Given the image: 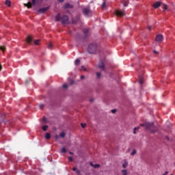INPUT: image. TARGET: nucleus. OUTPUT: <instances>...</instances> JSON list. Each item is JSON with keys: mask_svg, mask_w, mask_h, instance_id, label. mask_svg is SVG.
<instances>
[{"mask_svg": "<svg viewBox=\"0 0 175 175\" xmlns=\"http://www.w3.org/2000/svg\"><path fill=\"white\" fill-rule=\"evenodd\" d=\"M122 3H123V6L126 7V6H128V4L129 3V1H128L126 0H124Z\"/></svg>", "mask_w": 175, "mask_h": 175, "instance_id": "nucleus-15", "label": "nucleus"}, {"mask_svg": "<svg viewBox=\"0 0 175 175\" xmlns=\"http://www.w3.org/2000/svg\"><path fill=\"white\" fill-rule=\"evenodd\" d=\"M58 2H60L61 3H62V2H64V0H57Z\"/></svg>", "mask_w": 175, "mask_h": 175, "instance_id": "nucleus-44", "label": "nucleus"}, {"mask_svg": "<svg viewBox=\"0 0 175 175\" xmlns=\"http://www.w3.org/2000/svg\"><path fill=\"white\" fill-rule=\"evenodd\" d=\"M63 88H68V85L66 83H64L63 85Z\"/></svg>", "mask_w": 175, "mask_h": 175, "instance_id": "nucleus-39", "label": "nucleus"}, {"mask_svg": "<svg viewBox=\"0 0 175 175\" xmlns=\"http://www.w3.org/2000/svg\"><path fill=\"white\" fill-rule=\"evenodd\" d=\"M163 9H164V10H167V5H166L165 4H164Z\"/></svg>", "mask_w": 175, "mask_h": 175, "instance_id": "nucleus-38", "label": "nucleus"}, {"mask_svg": "<svg viewBox=\"0 0 175 175\" xmlns=\"http://www.w3.org/2000/svg\"><path fill=\"white\" fill-rule=\"evenodd\" d=\"M44 122H46V118H44Z\"/></svg>", "mask_w": 175, "mask_h": 175, "instance_id": "nucleus-50", "label": "nucleus"}, {"mask_svg": "<svg viewBox=\"0 0 175 175\" xmlns=\"http://www.w3.org/2000/svg\"><path fill=\"white\" fill-rule=\"evenodd\" d=\"M40 42V40H36L34 41V44H36V46H38L39 44V42Z\"/></svg>", "mask_w": 175, "mask_h": 175, "instance_id": "nucleus-26", "label": "nucleus"}, {"mask_svg": "<svg viewBox=\"0 0 175 175\" xmlns=\"http://www.w3.org/2000/svg\"><path fill=\"white\" fill-rule=\"evenodd\" d=\"M10 1H9V0H6L5 1V5H7V6H10Z\"/></svg>", "mask_w": 175, "mask_h": 175, "instance_id": "nucleus-27", "label": "nucleus"}, {"mask_svg": "<svg viewBox=\"0 0 175 175\" xmlns=\"http://www.w3.org/2000/svg\"><path fill=\"white\" fill-rule=\"evenodd\" d=\"M68 160H69L70 162H72L73 161V158L72 157H69Z\"/></svg>", "mask_w": 175, "mask_h": 175, "instance_id": "nucleus-35", "label": "nucleus"}, {"mask_svg": "<svg viewBox=\"0 0 175 175\" xmlns=\"http://www.w3.org/2000/svg\"><path fill=\"white\" fill-rule=\"evenodd\" d=\"M81 68L83 69V70H84L85 72L87 71V68H85V67H84V66H81Z\"/></svg>", "mask_w": 175, "mask_h": 175, "instance_id": "nucleus-40", "label": "nucleus"}, {"mask_svg": "<svg viewBox=\"0 0 175 175\" xmlns=\"http://www.w3.org/2000/svg\"><path fill=\"white\" fill-rule=\"evenodd\" d=\"M139 126H144L146 129H149L151 133H155L158 131V129L154 126V123L146 122L140 124Z\"/></svg>", "mask_w": 175, "mask_h": 175, "instance_id": "nucleus-1", "label": "nucleus"}, {"mask_svg": "<svg viewBox=\"0 0 175 175\" xmlns=\"http://www.w3.org/2000/svg\"><path fill=\"white\" fill-rule=\"evenodd\" d=\"M83 13L86 17H91L92 16V11H91L89 7L83 8Z\"/></svg>", "mask_w": 175, "mask_h": 175, "instance_id": "nucleus-4", "label": "nucleus"}, {"mask_svg": "<svg viewBox=\"0 0 175 175\" xmlns=\"http://www.w3.org/2000/svg\"><path fill=\"white\" fill-rule=\"evenodd\" d=\"M0 50L4 53V51L6 50V48L4 46H0Z\"/></svg>", "mask_w": 175, "mask_h": 175, "instance_id": "nucleus-18", "label": "nucleus"}, {"mask_svg": "<svg viewBox=\"0 0 175 175\" xmlns=\"http://www.w3.org/2000/svg\"><path fill=\"white\" fill-rule=\"evenodd\" d=\"M98 66L100 69H102V70H105V63L103 62V61H100Z\"/></svg>", "mask_w": 175, "mask_h": 175, "instance_id": "nucleus-8", "label": "nucleus"}, {"mask_svg": "<svg viewBox=\"0 0 175 175\" xmlns=\"http://www.w3.org/2000/svg\"><path fill=\"white\" fill-rule=\"evenodd\" d=\"M116 14L119 17H122V16H125V11H121L120 10H118L116 11Z\"/></svg>", "mask_w": 175, "mask_h": 175, "instance_id": "nucleus-5", "label": "nucleus"}, {"mask_svg": "<svg viewBox=\"0 0 175 175\" xmlns=\"http://www.w3.org/2000/svg\"><path fill=\"white\" fill-rule=\"evenodd\" d=\"M55 138H56V139H58V135H55Z\"/></svg>", "mask_w": 175, "mask_h": 175, "instance_id": "nucleus-49", "label": "nucleus"}, {"mask_svg": "<svg viewBox=\"0 0 175 175\" xmlns=\"http://www.w3.org/2000/svg\"><path fill=\"white\" fill-rule=\"evenodd\" d=\"M39 107H40V109H43L44 107V105H43V104H40L39 105Z\"/></svg>", "mask_w": 175, "mask_h": 175, "instance_id": "nucleus-34", "label": "nucleus"}, {"mask_svg": "<svg viewBox=\"0 0 175 175\" xmlns=\"http://www.w3.org/2000/svg\"><path fill=\"white\" fill-rule=\"evenodd\" d=\"M24 5L26 6V8H27L28 9H31V8H32V3H31V2L25 3Z\"/></svg>", "mask_w": 175, "mask_h": 175, "instance_id": "nucleus-13", "label": "nucleus"}, {"mask_svg": "<svg viewBox=\"0 0 175 175\" xmlns=\"http://www.w3.org/2000/svg\"><path fill=\"white\" fill-rule=\"evenodd\" d=\"M148 29L149 31H150V29H151V26H148Z\"/></svg>", "mask_w": 175, "mask_h": 175, "instance_id": "nucleus-46", "label": "nucleus"}, {"mask_svg": "<svg viewBox=\"0 0 175 175\" xmlns=\"http://www.w3.org/2000/svg\"><path fill=\"white\" fill-rule=\"evenodd\" d=\"M96 75L97 76V79H100V76H101L100 72H96Z\"/></svg>", "mask_w": 175, "mask_h": 175, "instance_id": "nucleus-28", "label": "nucleus"}, {"mask_svg": "<svg viewBox=\"0 0 175 175\" xmlns=\"http://www.w3.org/2000/svg\"><path fill=\"white\" fill-rule=\"evenodd\" d=\"M88 32H89L88 29H83V33H85V36H87V34L88 33Z\"/></svg>", "mask_w": 175, "mask_h": 175, "instance_id": "nucleus-21", "label": "nucleus"}, {"mask_svg": "<svg viewBox=\"0 0 175 175\" xmlns=\"http://www.w3.org/2000/svg\"><path fill=\"white\" fill-rule=\"evenodd\" d=\"M85 77L84 75H81V80H83V79H85Z\"/></svg>", "mask_w": 175, "mask_h": 175, "instance_id": "nucleus-42", "label": "nucleus"}, {"mask_svg": "<svg viewBox=\"0 0 175 175\" xmlns=\"http://www.w3.org/2000/svg\"><path fill=\"white\" fill-rule=\"evenodd\" d=\"M166 139H167V140H169V137H166Z\"/></svg>", "mask_w": 175, "mask_h": 175, "instance_id": "nucleus-51", "label": "nucleus"}, {"mask_svg": "<svg viewBox=\"0 0 175 175\" xmlns=\"http://www.w3.org/2000/svg\"><path fill=\"white\" fill-rule=\"evenodd\" d=\"M75 65H80V59H77L75 62Z\"/></svg>", "mask_w": 175, "mask_h": 175, "instance_id": "nucleus-22", "label": "nucleus"}, {"mask_svg": "<svg viewBox=\"0 0 175 175\" xmlns=\"http://www.w3.org/2000/svg\"><path fill=\"white\" fill-rule=\"evenodd\" d=\"M47 128H49V126L45 125L42 126V130L46 132V131H47Z\"/></svg>", "mask_w": 175, "mask_h": 175, "instance_id": "nucleus-24", "label": "nucleus"}, {"mask_svg": "<svg viewBox=\"0 0 175 175\" xmlns=\"http://www.w3.org/2000/svg\"><path fill=\"white\" fill-rule=\"evenodd\" d=\"M153 53H154V54H158V51H154Z\"/></svg>", "mask_w": 175, "mask_h": 175, "instance_id": "nucleus-45", "label": "nucleus"}, {"mask_svg": "<svg viewBox=\"0 0 175 175\" xmlns=\"http://www.w3.org/2000/svg\"><path fill=\"white\" fill-rule=\"evenodd\" d=\"M122 173L123 175H127L128 174V171L126 170H122Z\"/></svg>", "mask_w": 175, "mask_h": 175, "instance_id": "nucleus-23", "label": "nucleus"}, {"mask_svg": "<svg viewBox=\"0 0 175 175\" xmlns=\"http://www.w3.org/2000/svg\"><path fill=\"white\" fill-rule=\"evenodd\" d=\"M117 112V109H112L111 110V113H113V114H114L115 113H116Z\"/></svg>", "mask_w": 175, "mask_h": 175, "instance_id": "nucleus-36", "label": "nucleus"}, {"mask_svg": "<svg viewBox=\"0 0 175 175\" xmlns=\"http://www.w3.org/2000/svg\"><path fill=\"white\" fill-rule=\"evenodd\" d=\"M156 42H159V43H161L162 40H163V35H157L155 38Z\"/></svg>", "mask_w": 175, "mask_h": 175, "instance_id": "nucleus-7", "label": "nucleus"}, {"mask_svg": "<svg viewBox=\"0 0 175 175\" xmlns=\"http://www.w3.org/2000/svg\"><path fill=\"white\" fill-rule=\"evenodd\" d=\"M52 47H53V43L49 42V43L48 44V48L51 49Z\"/></svg>", "mask_w": 175, "mask_h": 175, "instance_id": "nucleus-31", "label": "nucleus"}, {"mask_svg": "<svg viewBox=\"0 0 175 175\" xmlns=\"http://www.w3.org/2000/svg\"><path fill=\"white\" fill-rule=\"evenodd\" d=\"M73 83H74V81H71V84H73Z\"/></svg>", "mask_w": 175, "mask_h": 175, "instance_id": "nucleus-52", "label": "nucleus"}, {"mask_svg": "<svg viewBox=\"0 0 175 175\" xmlns=\"http://www.w3.org/2000/svg\"><path fill=\"white\" fill-rule=\"evenodd\" d=\"M161 2L157 1L156 2L154 5H153V8H154V9H158V8H159V6H161Z\"/></svg>", "mask_w": 175, "mask_h": 175, "instance_id": "nucleus-10", "label": "nucleus"}, {"mask_svg": "<svg viewBox=\"0 0 175 175\" xmlns=\"http://www.w3.org/2000/svg\"><path fill=\"white\" fill-rule=\"evenodd\" d=\"M127 167H128V161H125L124 163L122 164V167L125 169Z\"/></svg>", "mask_w": 175, "mask_h": 175, "instance_id": "nucleus-16", "label": "nucleus"}, {"mask_svg": "<svg viewBox=\"0 0 175 175\" xmlns=\"http://www.w3.org/2000/svg\"><path fill=\"white\" fill-rule=\"evenodd\" d=\"M55 21H61L62 24H68L69 23V18L66 15L61 16V14H58L55 16Z\"/></svg>", "mask_w": 175, "mask_h": 175, "instance_id": "nucleus-2", "label": "nucleus"}, {"mask_svg": "<svg viewBox=\"0 0 175 175\" xmlns=\"http://www.w3.org/2000/svg\"><path fill=\"white\" fill-rule=\"evenodd\" d=\"M168 173H169V172L165 171V172L163 174V175H167Z\"/></svg>", "mask_w": 175, "mask_h": 175, "instance_id": "nucleus-43", "label": "nucleus"}, {"mask_svg": "<svg viewBox=\"0 0 175 175\" xmlns=\"http://www.w3.org/2000/svg\"><path fill=\"white\" fill-rule=\"evenodd\" d=\"M139 129H140L139 126H137V127L134 128V130H133L134 135H136V131H137Z\"/></svg>", "mask_w": 175, "mask_h": 175, "instance_id": "nucleus-19", "label": "nucleus"}, {"mask_svg": "<svg viewBox=\"0 0 175 175\" xmlns=\"http://www.w3.org/2000/svg\"><path fill=\"white\" fill-rule=\"evenodd\" d=\"M79 20H80V16H77L75 18H72V23L73 24H76V23H77V21H79Z\"/></svg>", "mask_w": 175, "mask_h": 175, "instance_id": "nucleus-11", "label": "nucleus"}, {"mask_svg": "<svg viewBox=\"0 0 175 175\" xmlns=\"http://www.w3.org/2000/svg\"><path fill=\"white\" fill-rule=\"evenodd\" d=\"M66 134L65 133V132H62L60 133V137L64 138L66 136Z\"/></svg>", "mask_w": 175, "mask_h": 175, "instance_id": "nucleus-25", "label": "nucleus"}, {"mask_svg": "<svg viewBox=\"0 0 175 175\" xmlns=\"http://www.w3.org/2000/svg\"><path fill=\"white\" fill-rule=\"evenodd\" d=\"M81 127H82V128H85V126H86L87 124H83V123H81Z\"/></svg>", "mask_w": 175, "mask_h": 175, "instance_id": "nucleus-37", "label": "nucleus"}, {"mask_svg": "<svg viewBox=\"0 0 175 175\" xmlns=\"http://www.w3.org/2000/svg\"><path fill=\"white\" fill-rule=\"evenodd\" d=\"M73 172H77V173L79 174L80 173V171L77 170V167H75L72 168Z\"/></svg>", "mask_w": 175, "mask_h": 175, "instance_id": "nucleus-20", "label": "nucleus"}, {"mask_svg": "<svg viewBox=\"0 0 175 175\" xmlns=\"http://www.w3.org/2000/svg\"><path fill=\"white\" fill-rule=\"evenodd\" d=\"M139 84H143V78H140L139 81Z\"/></svg>", "mask_w": 175, "mask_h": 175, "instance_id": "nucleus-33", "label": "nucleus"}, {"mask_svg": "<svg viewBox=\"0 0 175 175\" xmlns=\"http://www.w3.org/2000/svg\"><path fill=\"white\" fill-rule=\"evenodd\" d=\"M136 152H137V151L134 149V150H133V152L131 153V155L132 157H133V155H135L136 154Z\"/></svg>", "mask_w": 175, "mask_h": 175, "instance_id": "nucleus-29", "label": "nucleus"}, {"mask_svg": "<svg viewBox=\"0 0 175 175\" xmlns=\"http://www.w3.org/2000/svg\"><path fill=\"white\" fill-rule=\"evenodd\" d=\"M50 137H51V135H50V133H47L45 135V138L49 140L50 139Z\"/></svg>", "mask_w": 175, "mask_h": 175, "instance_id": "nucleus-17", "label": "nucleus"}, {"mask_svg": "<svg viewBox=\"0 0 175 175\" xmlns=\"http://www.w3.org/2000/svg\"><path fill=\"white\" fill-rule=\"evenodd\" d=\"M97 49H98V44L96 43L90 44L88 47V51L89 54H95V53H96Z\"/></svg>", "mask_w": 175, "mask_h": 175, "instance_id": "nucleus-3", "label": "nucleus"}, {"mask_svg": "<svg viewBox=\"0 0 175 175\" xmlns=\"http://www.w3.org/2000/svg\"><path fill=\"white\" fill-rule=\"evenodd\" d=\"M64 8H65V9H68V8L73 9V5H70V4H69V3H66V4L64 5Z\"/></svg>", "mask_w": 175, "mask_h": 175, "instance_id": "nucleus-12", "label": "nucleus"}, {"mask_svg": "<svg viewBox=\"0 0 175 175\" xmlns=\"http://www.w3.org/2000/svg\"><path fill=\"white\" fill-rule=\"evenodd\" d=\"M61 152H63V153L66 152V148H62L61 149Z\"/></svg>", "mask_w": 175, "mask_h": 175, "instance_id": "nucleus-30", "label": "nucleus"}, {"mask_svg": "<svg viewBox=\"0 0 175 175\" xmlns=\"http://www.w3.org/2000/svg\"><path fill=\"white\" fill-rule=\"evenodd\" d=\"M32 4L36 5V0H32Z\"/></svg>", "mask_w": 175, "mask_h": 175, "instance_id": "nucleus-41", "label": "nucleus"}, {"mask_svg": "<svg viewBox=\"0 0 175 175\" xmlns=\"http://www.w3.org/2000/svg\"><path fill=\"white\" fill-rule=\"evenodd\" d=\"M49 9H50V7H45V8H40L39 10H38V13H41V14H44L47 12V10H49Z\"/></svg>", "mask_w": 175, "mask_h": 175, "instance_id": "nucleus-6", "label": "nucleus"}, {"mask_svg": "<svg viewBox=\"0 0 175 175\" xmlns=\"http://www.w3.org/2000/svg\"><path fill=\"white\" fill-rule=\"evenodd\" d=\"M26 40H27V42L29 44H31V42H32V38H31V36H28Z\"/></svg>", "mask_w": 175, "mask_h": 175, "instance_id": "nucleus-14", "label": "nucleus"}, {"mask_svg": "<svg viewBox=\"0 0 175 175\" xmlns=\"http://www.w3.org/2000/svg\"><path fill=\"white\" fill-rule=\"evenodd\" d=\"M90 166H92V167H94V169H98V167H100V165H99V164H95V165H94V163H92V162H90Z\"/></svg>", "mask_w": 175, "mask_h": 175, "instance_id": "nucleus-9", "label": "nucleus"}, {"mask_svg": "<svg viewBox=\"0 0 175 175\" xmlns=\"http://www.w3.org/2000/svg\"><path fill=\"white\" fill-rule=\"evenodd\" d=\"M105 6H106V3L104 1L101 5L102 9H105Z\"/></svg>", "mask_w": 175, "mask_h": 175, "instance_id": "nucleus-32", "label": "nucleus"}, {"mask_svg": "<svg viewBox=\"0 0 175 175\" xmlns=\"http://www.w3.org/2000/svg\"><path fill=\"white\" fill-rule=\"evenodd\" d=\"M0 70H2V66L0 64Z\"/></svg>", "mask_w": 175, "mask_h": 175, "instance_id": "nucleus-48", "label": "nucleus"}, {"mask_svg": "<svg viewBox=\"0 0 175 175\" xmlns=\"http://www.w3.org/2000/svg\"><path fill=\"white\" fill-rule=\"evenodd\" d=\"M69 154H70V155H73V152H69Z\"/></svg>", "mask_w": 175, "mask_h": 175, "instance_id": "nucleus-47", "label": "nucleus"}]
</instances>
